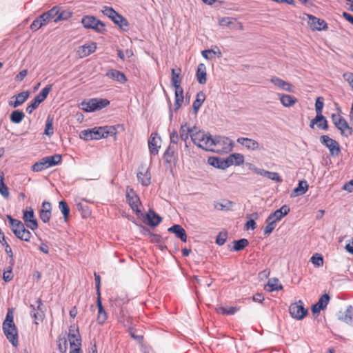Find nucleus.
Returning <instances> with one entry per match:
<instances>
[{"label": "nucleus", "instance_id": "5", "mask_svg": "<svg viewBox=\"0 0 353 353\" xmlns=\"http://www.w3.org/2000/svg\"><path fill=\"white\" fill-rule=\"evenodd\" d=\"M232 149V141L225 137H216L210 143L209 151L216 153H228Z\"/></svg>", "mask_w": 353, "mask_h": 353}, {"label": "nucleus", "instance_id": "30", "mask_svg": "<svg viewBox=\"0 0 353 353\" xmlns=\"http://www.w3.org/2000/svg\"><path fill=\"white\" fill-rule=\"evenodd\" d=\"M240 307L234 306H219L216 308V311L218 314L223 315H233L236 312L239 311Z\"/></svg>", "mask_w": 353, "mask_h": 353}, {"label": "nucleus", "instance_id": "42", "mask_svg": "<svg viewBox=\"0 0 353 353\" xmlns=\"http://www.w3.org/2000/svg\"><path fill=\"white\" fill-rule=\"evenodd\" d=\"M25 114L22 111L14 110L10 114V121L14 123H20L24 118Z\"/></svg>", "mask_w": 353, "mask_h": 353}, {"label": "nucleus", "instance_id": "37", "mask_svg": "<svg viewBox=\"0 0 353 353\" xmlns=\"http://www.w3.org/2000/svg\"><path fill=\"white\" fill-rule=\"evenodd\" d=\"M72 17V12L68 10H62L60 7H59L58 15L57 16L56 19H54V23H58L61 21H67Z\"/></svg>", "mask_w": 353, "mask_h": 353}, {"label": "nucleus", "instance_id": "16", "mask_svg": "<svg viewBox=\"0 0 353 353\" xmlns=\"http://www.w3.org/2000/svg\"><path fill=\"white\" fill-rule=\"evenodd\" d=\"M161 137L157 132H152L148 139V147L152 154L156 155L159 153L161 148Z\"/></svg>", "mask_w": 353, "mask_h": 353}, {"label": "nucleus", "instance_id": "41", "mask_svg": "<svg viewBox=\"0 0 353 353\" xmlns=\"http://www.w3.org/2000/svg\"><path fill=\"white\" fill-rule=\"evenodd\" d=\"M205 99V95L203 92H199L196 94V99L193 102L192 108L195 112L198 111V110L201 106L202 103L204 102Z\"/></svg>", "mask_w": 353, "mask_h": 353}, {"label": "nucleus", "instance_id": "13", "mask_svg": "<svg viewBox=\"0 0 353 353\" xmlns=\"http://www.w3.org/2000/svg\"><path fill=\"white\" fill-rule=\"evenodd\" d=\"M42 301L41 299H38L35 304H31L30 307L32 308L31 316L34 319V323L39 324V322H41L43 320L45 317V314L43 310H42Z\"/></svg>", "mask_w": 353, "mask_h": 353}, {"label": "nucleus", "instance_id": "17", "mask_svg": "<svg viewBox=\"0 0 353 353\" xmlns=\"http://www.w3.org/2000/svg\"><path fill=\"white\" fill-rule=\"evenodd\" d=\"M270 82L280 90L289 92H294V86L292 84L276 76H273L271 77Z\"/></svg>", "mask_w": 353, "mask_h": 353}, {"label": "nucleus", "instance_id": "29", "mask_svg": "<svg viewBox=\"0 0 353 353\" xmlns=\"http://www.w3.org/2000/svg\"><path fill=\"white\" fill-rule=\"evenodd\" d=\"M282 289L283 285L277 278H272L269 279L267 285L265 286V290L268 292L279 291Z\"/></svg>", "mask_w": 353, "mask_h": 353}, {"label": "nucleus", "instance_id": "3", "mask_svg": "<svg viewBox=\"0 0 353 353\" xmlns=\"http://www.w3.org/2000/svg\"><path fill=\"white\" fill-rule=\"evenodd\" d=\"M7 219L16 237L21 241L29 242L32 235L28 230L26 229L24 224L21 221L12 218L10 215H7Z\"/></svg>", "mask_w": 353, "mask_h": 353}, {"label": "nucleus", "instance_id": "12", "mask_svg": "<svg viewBox=\"0 0 353 353\" xmlns=\"http://www.w3.org/2000/svg\"><path fill=\"white\" fill-rule=\"evenodd\" d=\"M321 142L329 149L331 156H338L339 154L341 152L340 145L336 140L327 135H323L321 137Z\"/></svg>", "mask_w": 353, "mask_h": 353}, {"label": "nucleus", "instance_id": "62", "mask_svg": "<svg viewBox=\"0 0 353 353\" xmlns=\"http://www.w3.org/2000/svg\"><path fill=\"white\" fill-rule=\"evenodd\" d=\"M13 278L12 269L10 268L9 270L4 271L3 274V279L6 282L10 281Z\"/></svg>", "mask_w": 353, "mask_h": 353}, {"label": "nucleus", "instance_id": "33", "mask_svg": "<svg viewBox=\"0 0 353 353\" xmlns=\"http://www.w3.org/2000/svg\"><path fill=\"white\" fill-rule=\"evenodd\" d=\"M196 79L201 84H205L206 83V67L205 64L200 63L197 67L196 70Z\"/></svg>", "mask_w": 353, "mask_h": 353}, {"label": "nucleus", "instance_id": "64", "mask_svg": "<svg viewBox=\"0 0 353 353\" xmlns=\"http://www.w3.org/2000/svg\"><path fill=\"white\" fill-rule=\"evenodd\" d=\"M28 70H21L15 77L17 81H22L24 78L27 76Z\"/></svg>", "mask_w": 353, "mask_h": 353}, {"label": "nucleus", "instance_id": "4", "mask_svg": "<svg viewBox=\"0 0 353 353\" xmlns=\"http://www.w3.org/2000/svg\"><path fill=\"white\" fill-rule=\"evenodd\" d=\"M177 71L178 72H176V70L172 69L171 83L175 88V110L179 109L183 102V90L181 86V77H180L181 70L180 68H179Z\"/></svg>", "mask_w": 353, "mask_h": 353}, {"label": "nucleus", "instance_id": "38", "mask_svg": "<svg viewBox=\"0 0 353 353\" xmlns=\"http://www.w3.org/2000/svg\"><path fill=\"white\" fill-rule=\"evenodd\" d=\"M48 168H50V166L48 165V161L45 157L32 165V170L33 172H41Z\"/></svg>", "mask_w": 353, "mask_h": 353}, {"label": "nucleus", "instance_id": "51", "mask_svg": "<svg viewBox=\"0 0 353 353\" xmlns=\"http://www.w3.org/2000/svg\"><path fill=\"white\" fill-rule=\"evenodd\" d=\"M311 261L316 266H322L323 265V259L320 254H315L311 257Z\"/></svg>", "mask_w": 353, "mask_h": 353}, {"label": "nucleus", "instance_id": "26", "mask_svg": "<svg viewBox=\"0 0 353 353\" xmlns=\"http://www.w3.org/2000/svg\"><path fill=\"white\" fill-rule=\"evenodd\" d=\"M168 231L175 234L176 236L179 238L182 241H187L185 230L180 225H174L168 228Z\"/></svg>", "mask_w": 353, "mask_h": 353}, {"label": "nucleus", "instance_id": "31", "mask_svg": "<svg viewBox=\"0 0 353 353\" xmlns=\"http://www.w3.org/2000/svg\"><path fill=\"white\" fill-rule=\"evenodd\" d=\"M208 163L214 167L223 170L229 167L227 158L225 159H222L216 157H211L209 158Z\"/></svg>", "mask_w": 353, "mask_h": 353}, {"label": "nucleus", "instance_id": "59", "mask_svg": "<svg viewBox=\"0 0 353 353\" xmlns=\"http://www.w3.org/2000/svg\"><path fill=\"white\" fill-rule=\"evenodd\" d=\"M94 280H95V284H96V289L97 292V297H101V293H100V285H101V278L99 274H97L96 272L94 273Z\"/></svg>", "mask_w": 353, "mask_h": 353}, {"label": "nucleus", "instance_id": "14", "mask_svg": "<svg viewBox=\"0 0 353 353\" xmlns=\"http://www.w3.org/2000/svg\"><path fill=\"white\" fill-rule=\"evenodd\" d=\"M308 21L307 24L312 30H326L328 28L327 23L319 18L312 14H307Z\"/></svg>", "mask_w": 353, "mask_h": 353}, {"label": "nucleus", "instance_id": "44", "mask_svg": "<svg viewBox=\"0 0 353 353\" xmlns=\"http://www.w3.org/2000/svg\"><path fill=\"white\" fill-rule=\"evenodd\" d=\"M48 161V165L50 167L59 164L61 161V156L60 154H54L52 156L46 157Z\"/></svg>", "mask_w": 353, "mask_h": 353}, {"label": "nucleus", "instance_id": "50", "mask_svg": "<svg viewBox=\"0 0 353 353\" xmlns=\"http://www.w3.org/2000/svg\"><path fill=\"white\" fill-rule=\"evenodd\" d=\"M48 136H52L54 133L53 121L52 119L48 118L46 123L45 132Z\"/></svg>", "mask_w": 353, "mask_h": 353}, {"label": "nucleus", "instance_id": "35", "mask_svg": "<svg viewBox=\"0 0 353 353\" xmlns=\"http://www.w3.org/2000/svg\"><path fill=\"white\" fill-rule=\"evenodd\" d=\"M196 128H190L187 123H184L181 125L179 130V137L180 139L186 142L188 139L189 136L190 137V134L192 133V130H195Z\"/></svg>", "mask_w": 353, "mask_h": 353}, {"label": "nucleus", "instance_id": "20", "mask_svg": "<svg viewBox=\"0 0 353 353\" xmlns=\"http://www.w3.org/2000/svg\"><path fill=\"white\" fill-rule=\"evenodd\" d=\"M330 301V296L327 294L322 295L318 302L314 304L312 307V312L314 314L319 313L321 310H324Z\"/></svg>", "mask_w": 353, "mask_h": 353}, {"label": "nucleus", "instance_id": "10", "mask_svg": "<svg viewBox=\"0 0 353 353\" xmlns=\"http://www.w3.org/2000/svg\"><path fill=\"white\" fill-rule=\"evenodd\" d=\"M68 340L70 343V350L81 351V339L77 327L73 329L72 326H70Z\"/></svg>", "mask_w": 353, "mask_h": 353}, {"label": "nucleus", "instance_id": "54", "mask_svg": "<svg viewBox=\"0 0 353 353\" xmlns=\"http://www.w3.org/2000/svg\"><path fill=\"white\" fill-rule=\"evenodd\" d=\"M102 12L105 15L108 16L111 19L114 18L117 13L113 8L108 6H105Z\"/></svg>", "mask_w": 353, "mask_h": 353}, {"label": "nucleus", "instance_id": "28", "mask_svg": "<svg viewBox=\"0 0 353 353\" xmlns=\"http://www.w3.org/2000/svg\"><path fill=\"white\" fill-rule=\"evenodd\" d=\"M314 124H317L318 128L323 130L327 129V122L322 114H316V117L310 122V127L314 128Z\"/></svg>", "mask_w": 353, "mask_h": 353}, {"label": "nucleus", "instance_id": "22", "mask_svg": "<svg viewBox=\"0 0 353 353\" xmlns=\"http://www.w3.org/2000/svg\"><path fill=\"white\" fill-rule=\"evenodd\" d=\"M335 126L343 136L349 137L352 134V128L343 117H342L340 121H339V123Z\"/></svg>", "mask_w": 353, "mask_h": 353}, {"label": "nucleus", "instance_id": "23", "mask_svg": "<svg viewBox=\"0 0 353 353\" xmlns=\"http://www.w3.org/2000/svg\"><path fill=\"white\" fill-rule=\"evenodd\" d=\"M106 76L112 80L117 81L120 83H125L127 81V78L124 73L114 69L108 70L106 72Z\"/></svg>", "mask_w": 353, "mask_h": 353}, {"label": "nucleus", "instance_id": "18", "mask_svg": "<svg viewBox=\"0 0 353 353\" xmlns=\"http://www.w3.org/2000/svg\"><path fill=\"white\" fill-rule=\"evenodd\" d=\"M96 49L97 43L95 42L85 43L79 48L77 54L80 58H84L94 52Z\"/></svg>", "mask_w": 353, "mask_h": 353}, {"label": "nucleus", "instance_id": "25", "mask_svg": "<svg viewBox=\"0 0 353 353\" xmlns=\"http://www.w3.org/2000/svg\"><path fill=\"white\" fill-rule=\"evenodd\" d=\"M97 306L98 307V314L97 318V323L103 325L107 321L108 314L102 305L101 297H97Z\"/></svg>", "mask_w": 353, "mask_h": 353}, {"label": "nucleus", "instance_id": "45", "mask_svg": "<svg viewBox=\"0 0 353 353\" xmlns=\"http://www.w3.org/2000/svg\"><path fill=\"white\" fill-rule=\"evenodd\" d=\"M112 20L121 28L128 26L127 20L118 13H117L114 18H113Z\"/></svg>", "mask_w": 353, "mask_h": 353}, {"label": "nucleus", "instance_id": "43", "mask_svg": "<svg viewBox=\"0 0 353 353\" xmlns=\"http://www.w3.org/2000/svg\"><path fill=\"white\" fill-rule=\"evenodd\" d=\"M59 208L63 215L65 221H67L70 214V208L65 201H61L59 203Z\"/></svg>", "mask_w": 353, "mask_h": 353}, {"label": "nucleus", "instance_id": "46", "mask_svg": "<svg viewBox=\"0 0 353 353\" xmlns=\"http://www.w3.org/2000/svg\"><path fill=\"white\" fill-rule=\"evenodd\" d=\"M234 250L239 251L244 249L248 245V241L245 239H241L238 241H234Z\"/></svg>", "mask_w": 353, "mask_h": 353}, {"label": "nucleus", "instance_id": "58", "mask_svg": "<svg viewBox=\"0 0 353 353\" xmlns=\"http://www.w3.org/2000/svg\"><path fill=\"white\" fill-rule=\"evenodd\" d=\"M39 216L43 222L48 223L50 219L51 212L40 210Z\"/></svg>", "mask_w": 353, "mask_h": 353}, {"label": "nucleus", "instance_id": "47", "mask_svg": "<svg viewBox=\"0 0 353 353\" xmlns=\"http://www.w3.org/2000/svg\"><path fill=\"white\" fill-rule=\"evenodd\" d=\"M261 174L264 176H267L268 179L276 181V182H281L282 179L279 176V173L277 172H269V171H264L263 173H261Z\"/></svg>", "mask_w": 353, "mask_h": 353}, {"label": "nucleus", "instance_id": "49", "mask_svg": "<svg viewBox=\"0 0 353 353\" xmlns=\"http://www.w3.org/2000/svg\"><path fill=\"white\" fill-rule=\"evenodd\" d=\"M266 226L264 228V234L266 235L270 234L275 228L276 223L273 220H269L268 217L266 219Z\"/></svg>", "mask_w": 353, "mask_h": 353}, {"label": "nucleus", "instance_id": "61", "mask_svg": "<svg viewBox=\"0 0 353 353\" xmlns=\"http://www.w3.org/2000/svg\"><path fill=\"white\" fill-rule=\"evenodd\" d=\"M39 105V103L33 99L32 103L26 108V112L29 114H31L35 109L38 108Z\"/></svg>", "mask_w": 353, "mask_h": 353}, {"label": "nucleus", "instance_id": "1", "mask_svg": "<svg viewBox=\"0 0 353 353\" xmlns=\"http://www.w3.org/2000/svg\"><path fill=\"white\" fill-rule=\"evenodd\" d=\"M114 136L116 139L117 129L115 126H100L91 129L83 130L80 132L79 137L85 141L99 140L107 138L109 136Z\"/></svg>", "mask_w": 353, "mask_h": 353}, {"label": "nucleus", "instance_id": "24", "mask_svg": "<svg viewBox=\"0 0 353 353\" xmlns=\"http://www.w3.org/2000/svg\"><path fill=\"white\" fill-rule=\"evenodd\" d=\"M237 142L249 150H256L259 148V143L252 139L239 137L237 139Z\"/></svg>", "mask_w": 353, "mask_h": 353}, {"label": "nucleus", "instance_id": "53", "mask_svg": "<svg viewBox=\"0 0 353 353\" xmlns=\"http://www.w3.org/2000/svg\"><path fill=\"white\" fill-rule=\"evenodd\" d=\"M231 203L225 201V203L221 202H215L214 204V208L218 210H226L229 209Z\"/></svg>", "mask_w": 353, "mask_h": 353}, {"label": "nucleus", "instance_id": "6", "mask_svg": "<svg viewBox=\"0 0 353 353\" xmlns=\"http://www.w3.org/2000/svg\"><path fill=\"white\" fill-rule=\"evenodd\" d=\"M190 137L194 144L205 150H209L210 143L213 139L209 133L201 130H196V129L194 131L192 130Z\"/></svg>", "mask_w": 353, "mask_h": 353}, {"label": "nucleus", "instance_id": "19", "mask_svg": "<svg viewBox=\"0 0 353 353\" xmlns=\"http://www.w3.org/2000/svg\"><path fill=\"white\" fill-rule=\"evenodd\" d=\"M138 181L144 186H148L151 182V174L148 168L143 167L139 169L137 173Z\"/></svg>", "mask_w": 353, "mask_h": 353}, {"label": "nucleus", "instance_id": "52", "mask_svg": "<svg viewBox=\"0 0 353 353\" xmlns=\"http://www.w3.org/2000/svg\"><path fill=\"white\" fill-rule=\"evenodd\" d=\"M323 100H324L323 98L321 97H318L316 100L315 110H316V114H322V110H323V105H324Z\"/></svg>", "mask_w": 353, "mask_h": 353}, {"label": "nucleus", "instance_id": "34", "mask_svg": "<svg viewBox=\"0 0 353 353\" xmlns=\"http://www.w3.org/2000/svg\"><path fill=\"white\" fill-rule=\"evenodd\" d=\"M148 224L151 226H157L161 221V217L155 213L154 210H150L147 214Z\"/></svg>", "mask_w": 353, "mask_h": 353}, {"label": "nucleus", "instance_id": "48", "mask_svg": "<svg viewBox=\"0 0 353 353\" xmlns=\"http://www.w3.org/2000/svg\"><path fill=\"white\" fill-rule=\"evenodd\" d=\"M59 12V6H54L50 10H49L47 12H45V14L48 18L49 21L53 20L54 21V19H56L57 16L58 15Z\"/></svg>", "mask_w": 353, "mask_h": 353}, {"label": "nucleus", "instance_id": "40", "mask_svg": "<svg viewBox=\"0 0 353 353\" xmlns=\"http://www.w3.org/2000/svg\"><path fill=\"white\" fill-rule=\"evenodd\" d=\"M30 92L28 91H23L19 93L15 96L16 100L13 104V107L16 108L23 103L29 97Z\"/></svg>", "mask_w": 353, "mask_h": 353}, {"label": "nucleus", "instance_id": "21", "mask_svg": "<svg viewBox=\"0 0 353 353\" xmlns=\"http://www.w3.org/2000/svg\"><path fill=\"white\" fill-rule=\"evenodd\" d=\"M290 212V208L288 205H283L280 209L276 210L268 216L269 220H273L275 223L280 221L283 216Z\"/></svg>", "mask_w": 353, "mask_h": 353}, {"label": "nucleus", "instance_id": "8", "mask_svg": "<svg viewBox=\"0 0 353 353\" xmlns=\"http://www.w3.org/2000/svg\"><path fill=\"white\" fill-rule=\"evenodd\" d=\"M125 197L126 201L130 206L132 211L138 216L141 214L143 205L140 201L139 197L132 188L127 187Z\"/></svg>", "mask_w": 353, "mask_h": 353}, {"label": "nucleus", "instance_id": "56", "mask_svg": "<svg viewBox=\"0 0 353 353\" xmlns=\"http://www.w3.org/2000/svg\"><path fill=\"white\" fill-rule=\"evenodd\" d=\"M42 27V23L40 22L38 17H37L30 26V30L33 32L37 31Z\"/></svg>", "mask_w": 353, "mask_h": 353}, {"label": "nucleus", "instance_id": "7", "mask_svg": "<svg viewBox=\"0 0 353 353\" xmlns=\"http://www.w3.org/2000/svg\"><path fill=\"white\" fill-rule=\"evenodd\" d=\"M110 101L105 99H90L88 101H83L81 103L80 107L82 110L87 112H94L106 107Z\"/></svg>", "mask_w": 353, "mask_h": 353}, {"label": "nucleus", "instance_id": "60", "mask_svg": "<svg viewBox=\"0 0 353 353\" xmlns=\"http://www.w3.org/2000/svg\"><path fill=\"white\" fill-rule=\"evenodd\" d=\"M227 239V233H219V234L217 236L216 243L219 245H222L225 243Z\"/></svg>", "mask_w": 353, "mask_h": 353}, {"label": "nucleus", "instance_id": "39", "mask_svg": "<svg viewBox=\"0 0 353 353\" xmlns=\"http://www.w3.org/2000/svg\"><path fill=\"white\" fill-rule=\"evenodd\" d=\"M308 190V185L305 181H299L298 186L293 190L294 194L292 196H297L304 194Z\"/></svg>", "mask_w": 353, "mask_h": 353}, {"label": "nucleus", "instance_id": "11", "mask_svg": "<svg viewBox=\"0 0 353 353\" xmlns=\"http://www.w3.org/2000/svg\"><path fill=\"white\" fill-rule=\"evenodd\" d=\"M289 312L291 316L297 320L303 319L307 314V310L304 307L301 301L292 303L289 307Z\"/></svg>", "mask_w": 353, "mask_h": 353}, {"label": "nucleus", "instance_id": "63", "mask_svg": "<svg viewBox=\"0 0 353 353\" xmlns=\"http://www.w3.org/2000/svg\"><path fill=\"white\" fill-rule=\"evenodd\" d=\"M201 54L204 58L211 59L214 57L215 52L212 50H205L202 51Z\"/></svg>", "mask_w": 353, "mask_h": 353}, {"label": "nucleus", "instance_id": "15", "mask_svg": "<svg viewBox=\"0 0 353 353\" xmlns=\"http://www.w3.org/2000/svg\"><path fill=\"white\" fill-rule=\"evenodd\" d=\"M23 219L26 225L32 230H34L38 228L37 221L34 217L33 210L30 208L29 210L23 212Z\"/></svg>", "mask_w": 353, "mask_h": 353}, {"label": "nucleus", "instance_id": "36", "mask_svg": "<svg viewBox=\"0 0 353 353\" xmlns=\"http://www.w3.org/2000/svg\"><path fill=\"white\" fill-rule=\"evenodd\" d=\"M52 85L50 84L43 88L40 92L34 98L39 104L42 103L48 97L52 90Z\"/></svg>", "mask_w": 353, "mask_h": 353}, {"label": "nucleus", "instance_id": "27", "mask_svg": "<svg viewBox=\"0 0 353 353\" xmlns=\"http://www.w3.org/2000/svg\"><path fill=\"white\" fill-rule=\"evenodd\" d=\"M281 103L286 108L293 106L298 101L297 99L292 95L282 94H279Z\"/></svg>", "mask_w": 353, "mask_h": 353}, {"label": "nucleus", "instance_id": "32", "mask_svg": "<svg viewBox=\"0 0 353 353\" xmlns=\"http://www.w3.org/2000/svg\"><path fill=\"white\" fill-rule=\"evenodd\" d=\"M227 160L229 167L232 165H240L244 162V157L241 154L234 153L227 157Z\"/></svg>", "mask_w": 353, "mask_h": 353}, {"label": "nucleus", "instance_id": "57", "mask_svg": "<svg viewBox=\"0 0 353 353\" xmlns=\"http://www.w3.org/2000/svg\"><path fill=\"white\" fill-rule=\"evenodd\" d=\"M0 193L6 199L9 197L8 188L4 183H0Z\"/></svg>", "mask_w": 353, "mask_h": 353}, {"label": "nucleus", "instance_id": "55", "mask_svg": "<svg viewBox=\"0 0 353 353\" xmlns=\"http://www.w3.org/2000/svg\"><path fill=\"white\" fill-rule=\"evenodd\" d=\"M180 137L176 130H173L170 134V142L174 144H177L179 141Z\"/></svg>", "mask_w": 353, "mask_h": 353}, {"label": "nucleus", "instance_id": "9", "mask_svg": "<svg viewBox=\"0 0 353 353\" xmlns=\"http://www.w3.org/2000/svg\"><path fill=\"white\" fill-rule=\"evenodd\" d=\"M81 23L85 28L92 29L97 33L103 34L105 32V24L94 16H84L81 19Z\"/></svg>", "mask_w": 353, "mask_h": 353}, {"label": "nucleus", "instance_id": "2", "mask_svg": "<svg viewBox=\"0 0 353 353\" xmlns=\"http://www.w3.org/2000/svg\"><path fill=\"white\" fill-rule=\"evenodd\" d=\"M2 328L7 339L14 347H17L19 344L18 331L16 325L14 323V308H9L3 322Z\"/></svg>", "mask_w": 353, "mask_h": 353}]
</instances>
